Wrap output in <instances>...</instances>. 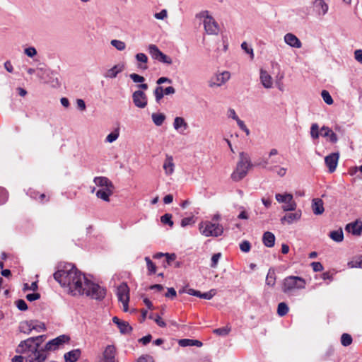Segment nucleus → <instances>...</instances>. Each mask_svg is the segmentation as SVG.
I'll return each instance as SVG.
<instances>
[{
    "instance_id": "nucleus-1",
    "label": "nucleus",
    "mask_w": 362,
    "mask_h": 362,
    "mask_svg": "<svg viewBox=\"0 0 362 362\" xmlns=\"http://www.w3.org/2000/svg\"><path fill=\"white\" fill-rule=\"evenodd\" d=\"M53 276L72 296L86 294L98 301L105 298L106 288L89 280L72 264H66L62 269L54 272Z\"/></svg>"
},
{
    "instance_id": "nucleus-2",
    "label": "nucleus",
    "mask_w": 362,
    "mask_h": 362,
    "mask_svg": "<svg viewBox=\"0 0 362 362\" xmlns=\"http://www.w3.org/2000/svg\"><path fill=\"white\" fill-rule=\"evenodd\" d=\"M46 338L47 335L42 334L23 340L16 347V352L25 354V362H45L48 354L41 345Z\"/></svg>"
},
{
    "instance_id": "nucleus-3",
    "label": "nucleus",
    "mask_w": 362,
    "mask_h": 362,
    "mask_svg": "<svg viewBox=\"0 0 362 362\" xmlns=\"http://www.w3.org/2000/svg\"><path fill=\"white\" fill-rule=\"evenodd\" d=\"M249 155L243 151L239 153V160L235 170L231 174V179L235 182L243 180L247 174L248 170L252 166Z\"/></svg>"
},
{
    "instance_id": "nucleus-4",
    "label": "nucleus",
    "mask_w": 362,
    "mask_h": 362,
    "mask_svg": "<svg viewBox=\"0 0 362 362\" xmlns=\"http://www.w3.org/2000/svg\"><path fill=\"white\" fill-rule=\"evenodd\" d=\"M305 280L297 276H286L282 282L281 291L284 293L291 296L295 290L305 288Z\"/></svg>"
},
{
    "instance_id": "nucleus-5",
    "label": "nucleus",
    "mask_w": 362,
    "mask_h": 362,
    "mask_svg": "<svg viewBox=\"0 0 362 362\" xmlns=\"http://www.w3.org/2000/svg\"><path fill=\"white\" fill-rule=\"evenodd\" d=\"M200 233L206 237H218L223 233L222 225L211 221H204L199 223Z\"/></svg>"
},
{
    "instance_id": "nucleus-6",
    "label": "nucleus",
    "mask_w": 362,
    "mask_h": 362,
    "mask_svg": "<svg viewBox=\"0 0 362 362\" xmlns=\"http://www.w3.org/2000/svg\"><path fill=\"white\" fill-rule=\"evenodd\" d=\"M33 330L43 332L46 330V326L44 322L33 320L21 322L19 325V331L22 333L30 334Z\"/></svg>"
},
{
    "instance_id": "nucleus-7",
    "label": "nucleus",
    "mask_w": 362,
    "mask_h": 362,
    "mask_svg": "<svg viewBox=\"0 0 362 362\" xmlns=\"http://www.w3.org/2000/svg\"><path fill=\"white\" fill-rule=\"evenodd\" d=\"M117 296L118 300L123 305L124 312L128 311V303L129 301V288L126 282H122L117 288Z\"/></svg>"
},
{
    "instance_id": "nucleus-8",
    "label": "nucleus",
    "mask_w": 362,
    "mask_h": 362,
    "mask_svg": "<svg viewBox=\"0 0 362 362\" xmlns=\"http://www.w3.org/2000/svg\"><path fill=\"white\" fill-rule=\"evenodd\" d=\"M203 16H205L204 21V30L209 35H217L219 32V26L218 23L213 18L212 16L209 15L208 11H204L202 13Z\"/></svg>"
},
{
    "instance_id": "nucleus-9",
    "label": "nucleus",
    "mask_w": 362,
    "mask_h": 362,
    "mask_svg": "<svg viewBox=\"0 0 362 362\" xmlns=\"http://www.w3.org/2000/svg\"><path fill=\"white\" fill-rule=\"evenodd\" d=\"M70 339V337L67 334L59 335L47 341L44 346V350H45V353L47 351H54L57 350L61 345L69 342Z\"/></svg>"
},
{
    "instance_id": "nucleus-10",
    "label": "nucleus",
    "mask_w": 362,
    "mask_h": 362,
    "mask_svg": "<svg viewBox=\"0 0 362 362\" xmlns=\"http://www.w3.org/2000/svg\"><path fill=\"white\" fill-rule=\"evenodd\" d=\"M132 100L134 105L139 108H144L148 104L147 96L141 90H138L133 93Z\"/></svg>"
},
{
    "instance_id": "nucleus-11",
    "label": "nucleus",
    "mask_w": 362,
    "mask_h": 362,
    "mask_svg": "<svg viewBox=\"0 0 362 362\" xmlns=\"http://www.w3.org/2000/svg\"><path fill=\"white\" fill-rule=\"evenodd\" d=\"M179 292L180 293L185 292L190 296L199 297L200 298L206 299V300L211 299L216 293L215 289H211L208 292L202 293L201 291L194 290L193 288H189L187 290H185L184 288H182V290H180Z\"/></svg>"
},
{
    "instance_id": "nucleus-12",
    "label": "nucleus",
    "mask_w": 362,
    "mask_h": 362,
    "mask_svg": "<svg viewBox=\"0 0 362 362\" xmlns=\"http://www.w3.org/2000/svg\"><path fill=\"white\" fill-rule=\"evenodd\" d=\"M116 348L114 345H107L104 351L100 360L105 362H118L116 358Z\"/></svg>"
},
{
    "instance_id": "nucleus-13",
    "label": "nucleus",
    "mask_w": 362,
    "mask_h": 362,
    "mask_svg": "<svg viewBox=\"0 0 362 362\" xmlns=\"http://www.w3.org/2000/svg\"><path fill=\"white\" fill-rule=\"evenodd\" d=\"M339 158V153L337 152L332 153L325 158V162L326 165L328 167L329 173H333L335 171Z\"/></svg>"
},
{
    "instance_id": "nucleus-14",
    "label": "nucleus",
    "mask_w": 362,
    "mask_h": 362,
    "mask_svg": "<svg viewBox=\"0 0 362 362\" xmlns=\"http://www.w3.org/2000/svg\"><path fill=\"white\" fill-rule=\"evenodd\" d=\"M112 322L117 325L119 332L123 334H129L132 331V327L127 321L121 320L116 316L112 318Z\"/></svg>"
},
{
    "instance_id": "nucleus-15",
    "label": "nucleus",
    "mask_w": 362,
    "mask_h": 362,
    "mask_svg": "<svg viewBox=\"0 0 362 362\" xmlns=\"http://www.w3.org/2000/svg\"><path fill=\"white\" fill-rule=\"evenodd\" d=\"M284 42L294 48H300L302 46L300 40L293 33H286L284 35Z\"/></svg>"
},
{
    "instance_id": "nucleus-16",
    "label": "nucleus",
    "mask_w": 362,
    "mask_h": 362,
    "mask_svg": "<svg viewBox=\"0 0 362 362\" xmlns=\"http://www.w3.org/2000/svg\"><path fill=\"white\" fill-rule=\"evenodd\" d=\"M301 217V211L298 210L295 213H290L286 214L284 216L281 218L280 221L282 224L287 223L288 224H291L294 221L299 220Z\"/></svg>"
},
{
    "instance_id": "nucleus-17",
    "label": "nucleus",
    "mask_w": 362,
    "mask_h": 362,
    "mask_svg": "<svg viewBox=\"0 0 362 362\" xmlns=\"http://www.w3.org/2000/svg\"><path fill=\"white\" fill-rule=\"evenodd\" d=\"M346 230L354 235H360L362 233V222L356 221L346 226Z\"/></svg>"
},
{
    "instance_id": "nucleus-18",
    "label": "nucleus",
    "mask_w": 362,
    "mask_h": 362,
    "mask_svg": "<svg viewBox=\"0 0 362 362\" xmlns=\"http://www.w3.org/2000/svg\"><path fill=\"white\" fill-rule=\"evenodd\" d=\"M124 69L123 64H118L115 65L111 69H108L105 74L104 77L109 78H114L117 77V74L121 73Z\"/></svg>"
},
{
    "instance_id": "nucleus-19",
    "label": "nucleus",
    "mask_w": 362,
    "mask_h": 362,
    "mask_svg": "<svg viewBox=\"0 0 362 362\" xmlns=\"http://www.w3.org/2000/svg\"><path fill=\"white\" fill-rule=\"evenodd\" d=\"M320 135L322 137H328L332 144H335L338 141L337 135L328 127L323 126L321 128Z\"/></svg>"
},
{
    "instance_id": "nucleus-20",
    "label": "nucleus",
    "mask_w": 362,
    "mask_h": 362,
    "mask_svg": "<svg viewBox=\"0 0 362 362\" xmlns=\"http://www.w3.org/2000/svg\"><path fill=\"white\" fill-rule=\"evenodd\" d=\"M311 206L313 214L315 215H321L325 211L323 201L320 198H314L312 200Z\"/></svg>"
},
{
    "instance_id": "nucleus-21",
    "label": "nucleus",
    "mask_w": 362,
    "mask_h": 362,
    "mask_svg": "<svg viewBox=\"0 0 362 362\" xmlns=\"http://www.w3.org/2000/svg\"><path fill=\"white\" fill-rule=\"evenodd\" d=\"M81 351L80 349H73L64 355L65 362H76L80 358Z\"/></svg>"
},
{
    "instance_id": "nucleus-22",
    "label": "nucleus",
    "mask_w": 362,
    "mask_h": 362,
    "mask_svg": "<svg viewBox=\"0 0 362 362\" xmlns=\"http://www.w3.org/2000/svg\"><path fill=\"white\" fill-rule=\"evenodd\" d=\"M93 182L98 187H104V189L114 188L112 181L106 177H94Z\"/></svg>"
},
{
    "instance_id": "nucleus-23",
    "label": "nucleus",
    "mask_w": 362,
    "mask_h": 362,
    "mask_svg": "<svg viewBox=\"0 0 362 362\" xmlns=\"http://www.w3.org/2000/svg\"><path fill=\"white\" fill-rule=\"evenodd\" d=\"M163 167L166 175H170L173 173L175 164L173 163V158L171 156L166 155V158L164 161Z\"/></svg>"
},
{
    "instance_id": "nucleus-24",
    "label": "nucleus",
    "mask_w": 362,
    "mask_h": 362,
    "mask_svg": "<svg viewBox=\"0 0 362 362\" xmlns=\"http://www.w3.org/2000/svg\"><path fill=\"white\" fill-rule=\"evenodd\" d=\"M173 127L175 130L180 133H182L188 127L187 123L184 118L181 117H176L174 119Z\"/></svg>"
},
{
    "instance_id": "nucleus-25",
    "label": "nucleus",
    "mask_w": 362,
    "mask_h": 362,
    "mask_svg": "<svg viewBox=\"0 0 362 362\" xmlns=\"http://www.w3.org/2000/svg\"><path fill=\"white\" fill-rule=\"evenodd\" d=\"M275 235L273 233L267 231L264 232L262 236L263 244L267 247H272L275 244Z\"/></svg>"
},
{
    "instance_id": "nucleus-26",
    "label": "nucleus",
    "mask_w": 362,
    "mask_h": 362,
    "mask_svg": "<svg viewBox=\"0 0 362 362\" xmlns=\"http://www.w3.org/2000/svg\"><path fill=\"white\" fill-rule=\"evenodd\" d=\"M260 80L262 86L265 88H270L272 86V81L271 76L267 73V71L261 69L260 71Z\"/></svg>"
},
{
    "instance_id": "nucleus-27",
    "label": "nucleus",
    "mask_w": 362,
    "mask_h": 362,
    "mask_svg": "<svg viewBox=\"0 0 362 362\" xmlns=\"http://www.w3.org/2000/svg\"><path fill=\"white\" fill-rule=\"evenodd\" d=\"M178 344L182 347L195 346L201 347L203 343L197 339H182L178 341Z\"/></svg>"
},
{
    "instance_id": "nucleus-28",
    "label": "nucleus",
    "mask_w": 362,
    "mask_h": 362,
    "mask_svg": "<svg viewBox=\"0 0 362 362\" xmlns=\"http://www.w3.org/2000/svg\"><path fill=\"white\" fill-rule=\"evenodd\" d=\"M114 188H108V189H100L96 192V196L98 198H100L105 202L110 201V197L112 194V189Z\"/></svg>"
},
{
    "instance_id": "nucleus-29",
    "label": "nucleus",
    "mask_w": 362,
    "mask_h": 362,
    "mask_svg": "<svg viewBox=\"0 0 362 362\" xmlns=\"http://www.w3.org/2000/svg\"><path fill=\"white\" fill-rule=\"evenodd\" d=\"M329 236L332 240L337 243H341L344 240V233L341 228L331 231Z\"/></svg>"
},
{
    "instance_id": "nucleus-30",
    "label": "nucleus",
    "mask_w": 362,
    "mask_h": 362,
    "mask_svg": "<svg viewBox=\"0 0 362 362\" xmlns=\"http://www.w3.org/2000/svg\"><path fill=\"white\" fill-rule=\"evenodd\" d=\"M315 6L320 10L318 11L319 15H325L328 11V5L324 0H315Z\"/></svg>"
},
{
    "instance_id": "nucleus-31",
    "label": "nucleus",
    "mask_w": 362,
    "mask_h": 362,
    "mask_svg": "<svg viewBox=\"0 0 362 362\" xmlns=\"http://www.w3.org/2000/svg\"><path fill=\"white\" fill-rule=\"evenodd\" d=\"M148 52L151 54V57L155 60H158L162 52L159 49V48L156 45H149L148 48Z\"/></svg>"
},
{
    "instance_id": "nucleus-32",
    "label": "nucleus",
    "mask_w": 362,
    "mask_h": 362,
    "mask_svg": "<svg viewBox=\"0 0 362 362\" xmlns=\"http://www.w3.org/2000/svg\"><path fill=\"white\" fill-rule=\"evenodd\" d=\"M293 198V194L291 193H284V194H280L277 193L275 195V199L279 203H286L291 200Z\"/></svg>"
},
{
    "instance_id": "nucleus-33",
    "label": "nucleus",
    "mask_w": 362,
    "mask_h": 362,
    "mask_svg": "<svg viewBox=\"0 0 362 362\" xmlns=\"http://www.w3.org/2000/svg\"><path fill=\"white\" fill-rule=\"evenodd\" d=\"M151 118L154 124L159 127L163 124L166 117L163 113H153Z\"/></svg>"
},
{
    "instance_id": "nucleus-34",
    "label": "nucleus",
    "mask_w": 362,
    "mask_h": 362,
    "mask_svg": "<svg viewBox=\"0 0 362 362\" xmlns=\"http://www.w3.org/2000/svg\"><path fill=\"white\" fill-rule=\"evenodd\" d=\"M230 331L231 327L229 325H226L225 327L214 329L213 333L221 337H226L227 335H228Z\"/></svg>"
},
{
    "instance_id": "nucleus-35",
    "label": "nucleus",
    "mask_w": 362,
    "mask_h": 362,
    "mask_svg": "<svg viewBox=\"0 0 362 362\" xmlns=\"http://www.w3.org/2000/svg\"><path fill=\"white\" fill-rule=\"evenodd\" d=\"M145 261L146 262V267L148 270V274L152 275L154 274L156 272V264L152 262V260L150 259L149 257H145Z\"/></svg>"
},
{
    "instance_id": "nucleus-36",
    "label": "nucleus",
    "mask_w": 362,
    "mask_h": 362,
    "mask_svg": "<svg viewBox=\"0 0 362 362\" xmlns=\"http://www.w3.org/2000/svg\"><path fill=\"white\" fill-rule=\"evenodd\" d=\"M288 310H289L288 306L286 303L281 302V303H279L278 308H277V314L280 317H283V316L286 315L288 313Z\"/></svg>"
},
{
    "instance_id": "nucleus-37",
    "label": "nucleus",
    "mask_w": 362,
    "mask_h": 362,
    "mask_svg": "<svg viewBox=\"0 0 362 362\" xmlns=\"http://www.w3.org/2000/svg\"><path fill=\"white\" fill-rule=\"evenodd\" d=\"M119 136V129L117 128L112 132H110L105 138V141L108 143H112L117 139Z\"/></svg>"
},
{
    "instance_id": "nucleus-38",
    "label": "nucleus",
    "mask_w": 362,
    "mask_h": 362,
    "mask_svg": "<svg viewBox=\"0 0 362 362\" xmlns=\"http://www.w3.org/2000/svg\"><path fill=\"white\" fill-rule=\"evenodd\" d=\"M297 207V204L293 200V197L291 201L286 203L285 205L282 206V209L284 211H296Z\"/></svg>"
},
{
    "instance_id": "nucleus-39",
    "label": "nucleus",
    "mask_w": 362,
    "mask_h": 362,
    "mask_svg": "<svg viewBox=\"0 0 362 362\" xmlns=\"http://www.w3.org/2000/svg\"><path fill=\"white\" fill-rule=\"evenodd\" d=\"M160 221L162 223L165 225H168L170 227H173L174 223L172 220V214H165L160 217Z\"/></svg>"
},
{
    "instance_id": "nucleus-40",
    "label": "nucleus",
    "mask_w": 362,
    "mask_h": 362,
    "mask_svg": "<svg viewBox=\"0 0 362 362\" xmlns=\"http://www.w3.org/2000/svg\"><path fill=\"white\" fill-rule=\"evenodd\" d=\"M165 259L163 260V267H166L167 265H171L172 262L175 260L177 256L175 253H165Z\"/></svg>"
},
{
    "instance_id": "nucleus-41",
    "label": "nucleus",
    "mask_w": 362,
    "mask_h": 362,
    "mask_svg": "<svg viewBox=\"0 0 362 362\" xmlns=\"http://www.w3.org/2000/svg\"><path fill=\"white\" fill-rule=\"evenodd\" d=\"M352 337L349 334L344 333L341 337V344L344 346H348L352 343Z\"/></svg>"
},
{
    "instance_id": "nucleus-42",
    "label": "nucleus",
    "mask_w": 362,
    "mask_h": 362,
    "mask_svg": "<svg viewBox=\"0 0 362 362\" xmlns=\"http://www.w3.org/2000/svg\"><path fill=\"white\" fill-rule=\"evenodd\" d=\"M321 96L324 100V102L327 105H332L333 103V99L329 93V91L326 90H323L321 92Z\"/></svg>"
},
{
    "instance_id": "nucleus-43",
    "label": "nucleus",
    "mask_w": 362,
    "mask_h": 362,
    "mask_svg": "<svg viewBox=\"0 0 362 362\" xmlns=\"http://www.w3.org/2000/svg\"><path fill=\"white\" fill-rule=\"evenodd\" d=\"M319 126L317 123H313L310 128V136L313 139H316L320 136Z\"/></svg>"
},
{
    "instance_id": "nucleus-44",
    "label": "nucleus",
    "mask_w": 362,
    "mask_h": 362,
    "mask_svg": "<svg viewBox=\"0 0 362 362\" xmlns=\"http://www.w3.org/2000/svg\"><path fill=\"white\" fill-rule=\"evenodd\" d=\"M110 44L119 51H122L126 47L125 43L119 40H112Z\"/></svg>"
},
{
    "instance_id": "nucleus-45",
    "label": "nucleus",
    "mask_w": 362,
    "mask_h": 362,
    "mask_svg": "<svg viewBox=\"0 0 362 362\" xmlns=\"http://www.w3.org/2000/svg\"><path fill=\"white\" fill-rule=\"evenodd\" d=\"M154 95L156 98V100L157 103H159L160 100L163 98L164 93H163V88L162 86H157L156 89L154 90Z\"/></svg>"
},
{
    "instance_id": "nucleus-46",
    "label": "nucleus",
    "mask_w": 362,
    "mask_h": 362,
    "mask_svg": "<svg viewBox=\"0 0 362 362\" xmlns=\"http://www.w3.org/2000/svg\"><path fill=\"white\" fill-rule=\"evenodd\" d=\"M8 198V193L7 190L4 187H0V205L4 204L7 202Z\"/></svg>"
},
{
    "instance_id": "nucleus-47",
    "label": "nucleus",
    "mask_w": 362,
    "mask_h": 362,
    "mask_svg": "<svg viewBox=\"0 0 362 362\" xmlns=\"http://www.w3.org/2000/svg\"><path fill=\"white\" fill-rule=\"evenodd\" d=\"M275 281H276L275 274L274 273L271 274L270 271H269L266 277L267 285L270 286H274L275 284Z\"/></svg>"
},
{
    "instance_id": "nucleus-48",
    "label": "nucleus",
    "mask_w": 362,
    "mask_h": 362,
    "mask_svg": "<svg viewBox=\"0 0 362 362\" xmlns=\"http://www.w3.org/2000/svg\"><path fill=\"white\" fill-rule=\"evenodd\" d=\"M221 257V254L220 252L215 253L212 255L211 259V267L216 268L217 267L218 262Z\"/></svg>"
},
{
    "instance_id": "nucleus-49",
    "label": "nucleus",
    "mask_w": 362,
    "mask_h": 362,
    "mask_svg": "<svg viewBox=\"0 0 362 362\" xmlns=\"http://www.w3.org/2000/svg\"><path fill=\"white\" fill-rule=\"evenodd\" d=\"M240 249L243 252H248L251 249V244L248 240H243L240 244Z\"/></svg>"
},
{
    "instance_id": "nucleus-50",
    "label": "nucleus",
    "mask_w": 362,
    "mask_h": 362,
    "mask_svg": "<svg viewBox=\"0 0 362 362\" xmlns=\"http://www.w3.org/2000/svg\"><path fill=\"white\" fill-rule=\"evenodd\" d=\"M16 305L21 311H25L28 310V305L23 299H18L16 301Z\"/></svg>"
},
{
    "instance_id": "nucleus-51",
    "label": "nucleus",
    "mask_w": 362,
    "mask_h": 362,
    "mask_svg": "<svg viewBox=\"0 0 362 362\" xmlns=\"http://www.w3.org/2000/svg\"><path fill=\"white\" fill-rule=\"evenodd\" d=\"M241 48L247 54H249L250 55V58L251 59H253L254 58V52H253V49L248 45V44L246 42H243L242 44H241Z\"/></svg>"
},
{
    "instance_id": "nucleus-52",
    "label": "nucleus",
    "mask_w": 362,
    "mask_h": 362,
    "mask_svg": "<svg viewBox=\"0 0 362 362\" xmlns=\"http://www.w3.org/2000/svg\"><path fill=\"white\" fill-rule=\"evenodd\" d=\"M269 161L268 159H262L259 162L256 163L255 165L262 166L269 171H274V167H268Z\"/></svg>"
},
{
    "instance_id": "nucleus-53",
    "label": "nucleus",
    "mask_w": 362,
    "mask_h": 362,
    "mask_svg": "<svg viewBox=\"0 0 362 362\" xmlns=\"http://www.w3.org/2000/svg\"><path fill=\"white\" fill-rule=\"evenodd\" d=\"M349 265L351 267L355 268H362V255L359 256L357 259L354 261H351L349 263Z\"/></svg>"
},
{
    "instance_id": "nucleus-54",
    "label": "nucleus",
    "mask_w": 362,
    "mask_h": 362,
    "mask_svg": "<svg viewBox=\"0 0 362 362\" xmlns=\"http://www.w3.org/2000/svg\"><path fill=\"white\" fill-rule=\"evenodd\" d=\"M158 61L168 65L172 64L173 63L172 59L163 52H162Z\"/></svg>"
},
{
    "instance_id": "nucleus-55",
    "label": "nucleus",
    "mask_w": 362,
    "mask_h": 362,
    "mask_svg": "<svg viewBox=\"0 0 362 362\" xmlns=\"http://www.w3.org/2000/svg\"><path fill=\"white\" fill-rule=\"evenodd\" d=\"M130 78L134 83H143L145 81V78L142 76H140L137 74L133 73L129 75Z\"/></svg>"
},
{
    "instance_id": "nucleus-56",
    "label": "nucleus",
    "mask_w": 362,
    "mask_h": 362,
    "mask_svg": "<svg viewBox=\"0 0 362 362\" xmlns=\"http://www.w3.org/2000/svg\"><path fill=\"white\" fill-rule=\"evenodd\" d=\"M24 53L29 57H34L37 54V50L34 47H29L24 49Z\"/></svg>"
},
{
    "instance_id": "nucleus-57",
    "label": "nucleus",
    "mask_w": 362,
    "mask_h": 362,
    "mask_svg": "<svg viewBox=\"0 0 362 362\" xmlns=\"http://www.w3.org/2000/svg\"><path fill=\"white\" fill-rule=\"evenodd\" d=\"M194 223V221L193 216L185 217L181 220L180 225L182 227H186V226H187L190 224H192Z\"/></svg>"
},
{
    "instance_id": "nucleus-58",
    "label": "nucleus",
    "mask_w": 362,
    "mask_h": 362,
    "mask_svg": "<svg viewBox=\"0 0 362 362\" xmlns=\"http://www.w3.org/2000/svg\"><path fill=\"white\" fill-rule=\"evenodd\" d=\"M40 298V294L38 293H28L26 296V299L28 301L33 302Z\"/></svg>"
},
{
    "instance_id": "nucleus-59",
    "label": "nucleus",
    "mask_w": 362,
    "mask_h": 362,
    "mask_svg": "<svg viewBox=\"0 0 362 362\" xmlns=\"http://www.w3.org/2000/svg\"><path fill=\"white\" fill-rule=\"evenodd\" d=\"M237 124L238 125L239 128L243 130V132H245V134L247 135H249L250 132L249 130V129L247 127V126L245 125V122L241 120V119H238V122H237Z\"/></svg>"
},
{
    "instance_id": "nucleus-60",
    "label": "nucleus",
    "mask_w": 362,
    "mask_h": 362,
    "mask_svg": "<svg viewBox=\"0 0 362 362\" xmlns=\"http://www.w3.org/2000/svg\"><path fill=\"white\" fill-rule=\"evenodd\" d=\"M135 58L139 62L146 63L148 62V57L144 53L136 54Z\"/></svg>"
},
{
    "instance_id": "nucleus-61",
    "label": "nucleus",
    "mask_w": 362,
    "mask_h": 362,
    "mask_svg": "<svg viewBox=\"0 0 362 362\" xmlns=\"http://www.w3.org/2000/svg\"><path fill=\"white\" fill-rule=\"evenodd\" d=\"M176 296L177 293L174 288H168L167 293H165V296L166 298H174L175 297H176Z\"/></svg>"
},
{
    "instance_id": "nucleus-62",
    "label": "nucleus",
    "mask_w": 362,
    "mask_h": 362,
    "mask_svg": "<svg viewBox=\"0 0 362 362\" xmlns=\"http://www.w3.org/2000/svg\"><path fill=\"white\" fill-rule=\"evenodd\" d=\"M311 266L314 272H321L323 270L322 264L319 262H313L311 263Z\"/></svg>"
},
{
    "instance_id": "nucleus-63",
    "label": "nucleus",
    "mask_w": 362,
    "mask_h": 362,
    "mask_svg": "<svg viewBox=\"0 0 362 362\" xmlns=\"http://www.w3.org/2000/svg\"><path fill=\"white\" fill-rule=\"evenodd\" d=\"M154 17L156 19L163 20L167 17V11L165 9L161 10L159 13H156Z\"/></svg>"
},
{
    "instance_id": "nucleus-64",
    "label": "nucleus",
    "mask_w": 362,
    "mask_h": 362,
    "mask_svg": "<svg viewBox=\"0 0 362 362\" xmlns=\"http://www.w3.org/2000/svg\"><path fill=\"white\" fill-rule=\"evenodd\" d=\"M137 362H154L152 356L146 355L139 358Z\"/></svg>"
}]
</instances>
